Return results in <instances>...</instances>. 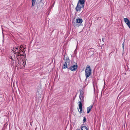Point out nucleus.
Listing matches in <instances>:
<instances>
[{
  "instance_id": "nucleus-1",
  "label": "nucleus",
  "mask_w": 130,
  "mask_h": 130,
  "mask_svg": "<svg viewBox=\"0 0 130 130\" xmlns=\"http://www.w3.org/2000/svg\"><path fill=\"white\" fill-rule=\"evenodd\" d=\"M80 94L79 98L80 99V101L79 102V109H80L79 111V113H81L82 112L83 106L82 102L84 101V96L83 95L84 92L82 90H80Z\"/></svg>"
},
{
  "instance_id": "nucleus-2",
  "label": "nucleus",
  "mask_w": 130,
  "mask_h": 130,
  "mask_svg": "<svg viewBox=\"0 0 130 130\" xmlns=\"http://www.w3.org/2000/svg\"><path fill=\"white\" fill-rule=\"evenodd\" d=\"M85 74L86 77L85 80L87 79L90 76L91 74V69L90 68V66L89 65H87L86 67V68L85 70Z\"/></svg>"
},
{
  "instance_id": "nucleus-3",
  "label": "nucleus",
  "mask_w": 130,
  "mask_h": 130,
  "mask_svg": "<svg viewBox=\"0 0 130 130\" xmlns=\"http://www.w3.org/2000/svg\"><path fill=\"white\" fill-rule=\"evenodd\" d=\"M83 21V20L81 18H78L76 19L75 22L73 20V21L72 23V25L74 27H78L79 26L78 23H82Z\"/></svg>"
},
{
  "instance_id": "nucleus-4",
  "label": "nucleus",
  "mask_w": 130,
  "mask_h": 130,
  "mask_svg": "<svg viewBox=\"0 0 130 130\" xmlns=\"http://www.w3.org/2000/svg\"><path fill=\"white\" fill-rule=\"evenodd\" d=\"M78 65L77 63L76 64L74 65L69 67V70H71V71H75L78 68Z\"/></svg>"
},
{
  "instance_id": "nucleus-5",
  "label": "nucleus",
  "mask_w": 130,
  "mask_h": 130,
  "mask_svg": "<svg viewBox=\"0 0 130 130\" xmlns=\"http://www.w3.org/2000/svg\"><path fill=\"white\" fill-rule=\"evenodd\" d=\"M80 4H77V6L75 8L76 11L77 12L80 11L81 10L82 8H83L84 7V6H83L82 7V5L80 6Z\"/></svg>"
},
{
  "instance_id": "nucleus-6",
  "label": "nucleus",
  "mask_w": 130,
  "mask_h": 130,
  "mask_svg": "<svg viewBox=\"0 0 130 130\" xmlns=\"http://www.w3.org/2000/svg\"><path fill=\"white\" fill-rule=\"evenodd\" d=\"M124 20L125 23L127 25L129 28H130V21L127 18H125Z\"/></svg>"
},
{
  "instance_id": "nucleus-7",
  "label": "nucleus",
  "mask_w": 130,
  "mask_h": 130,
  "mask_svg": "<svg viewBox=\"0 0 130 130\" xmlns=\"http://www.w3.org/2000/svg\"><path fill=\"white\" fill-rule=\"evenodd\" d=\"M63 56H64V57L63 59V60H64L65 59L66 60V61H67V63H70V61L69 60V59L68 56H66L65 57V55H64Z\"/></svg>"
},
{
  "instance_id": "nucleus-8",
  "label": "nucleus",
  "mask_w": 130,
  "mask_h": 130,
  "mask_svg": "<svg viewBox=\"0 0 130 130\" xmlns=\"http://www.w3.org/2000/svg\"><path fill=\"white\" fill-rule=\"evenodd\" d=\"M85 2V0H79L77 3L80 4V5H82V7L83 6H84Z\"/></svg>"
},
{
  "instance_id": "nucleus-9",
  "label": "nucleus",
  "mask_w": 130,
  "mask_h": 130,
  "mask_svg": "<svg viewBox=\"0 0 130 130\" xmlns=\"http://www.w3.org/2000/svg\"><path fill=\"white\" fill-rule=\"evenodd\" d=\"M93 106V105H92L87 107V113H88L90 112V111H91V109L92 108Z\"/></svg>"
},
{
  "instance_id": "nucleus-10",
  "label": "nucleus",
  "mask_w": 130,
  "mask_h": 130,
  "mask_svg": "<svg viewBox=\"0 0 130 130\" xmlns=\"http://www.w3.org/2000/svg\"><path fill=\"white\" fill-rule=\"evenodd\" d=\"M80 130H89L88 129L86 126H81Z\"/></svg>"
},
{
  "instance_id": "nucleus-11",
  "label": "nucleus",
  "mask_w": 130,
  "mask_h": 130,
  "mask_svg": "<svg viewBox=\"0 0 130 130\" xmlns=\"http://www.w3.org/2000/svg\"><path fill=\"white\" fill-rule=\"evenodd\" d=\"M32 5L31 6V7L32 8L35 5V3H37V2H36V0H31Z\"/></svg>"
},
{
  "instance_id": "nucleus-12",
  "label": "nucleus",
  "mask_w": 130,
  "mask_h": 130,
  "mask_svg": "<svg viewBox=\"0 0 130 130\" xmlns=\"http://www.w3.org/2000/svg\"><path fill=\"white\" fill-rule=\"evenodd\" d=\"M38 5L37 6V9L40 10L42 7V5L41 3H38Z\"/></svg>"
},
{
  "instance_id": "nucleus-13",
  "label": "nucleus",
  "mask_w": 130,
  "mask_h": 130,
  "mask_svg": "<svg viewBox=\"0 0 130 130\" xmlns=\"http://www.w3.org/2000/svg\"><path fill=\"white\" fill-rule=\"evenodd\" d=\"M67 61H65V62L63 66V68L64 69H65L67 68Z\"/></svg>"
},
{
  "instance_id": "nucleus-14",
  "label": "nucleus",
  "mask_w": 130,
  "mask_h": 130,
  "mask_svg": "<svg viewBox=\"0 0 130 130\" xmlns=\"http://www.w3.org/2000/svg\"><path fill=\"white\" fill-rule=\"evenodd\" d=\"M18 47V50H22L23 51V49H22V47H23V49H24L25 48L24 47H23V46H22V45H21L20 47L19 46Z\"/></svg>"
},
{
  "instance_id": "nucleus-15",
  "label": "nucleus",
  "mask_w": 130,
  "mask_h": 130,
  "mask_svg": "<svg viewBox=\"0 0 130 130\" xmlns=\"http://www.w3.org/2000/svg\"><path fill=\"white\" fill-rule=\"evenodd\" d=\"M13 49L14 50H18V47H13Z\"/></svg>"
},
{
  "instance_id": "nucleus-16",
  "label": "nucleus",
  "mask_w": 130,
  "mask_h": 130,
  "mask_svg": "<svg viewBox=\"0 0 130 130\" xmlns=\"http://www.w3.org/2000/svg\"><path fill=\"white\" fill-rule=\"evenodd\" d=\"M4 97V95L3 94L0 93V98H2Z\"/></svg>"
},
{
  "instance_id": "nucleus-17",
  "label": "nucleus",
  "mask_w": 130,
  "mask_h": 130,
  "mask_svg": "<svg viewBox=\"0 0 130 130\" xmlns=\"http://www.w3.org/2000/svg\"><path fill=\"white\" fill-rule=\"evenodd\" d=\"M23 52V51H22V50H19V51L18 52H17V54H20V53L22 52V53Z\"/></svg>"
},
{
  "instance_id": "nucleus-18",
  "label": "nucleus",
  "mask_w": 130,
  "mask_h": 130,
  "mask_svg": "<svg viewBox=\"0 0 130 130\" xmlns=\"http://www.w3.org/2000/svg\"><path fill=\"white\" fill-rule=\"evenodd\" d=\"M83 121L84 123H85V122H86V118L85 117H84V118Z\"/></svg>"
},
{
  "instance_id": "nucleus-19",
  "label": "nucleus",
  "mask_w": 130,
  "mask_h": 130,
  "mask_svg": "<svg viewBox=\"0 0 130 130\" xmlns=\"http://www.w3.org/2000/svg\"><path fill=\"white\" fill-rule=\"evenodd\" d=\"M124 42L122 44V48H123V50L124 48Z\"/></svg>"
},
{
  "instance_id": "nucleus-20",
  "label": "nucleus",
  "mask_w": 130,
  "mask_h": 130,
  "mask_svg": "<svg viewBox=\"0 0 130 130\" xmlns=\"http://www.w3.org/2000/svg\"><path fill=\"white\" fill-rule=\"evenodd\" d=\"M3 43L4 42V36L3 34V40L2 41Z\"/></svg>"
},
{
  "instance_id": "nucleus-21",
  "label": "nucleus",
  "mask_w": 130,
  "mask_h": 130,
  "mask_svg": "<svg viewBox=\"0 0 130 130\" xmlns=\"http://www.w3.org/2000/svg\"><path fill=\"white\" fill-rule=\"evenodd\" d=\"M102 17H97V20H100V19H99V18H101Z\"/></svg>"
},
{
  "instance_id": "nucleus-22",
  "label": "nucleus",
  "mask_w": 130,
  "mask_h": 130,
  "mask_svg": "<svg viewBox=\"0 0 130 130\" xmlns=\"http://www.w3.org/2000/svg\"><path fill=\"white\" fill-rule=\"evenodd\" d=\"M14 53L16 54V55H17V52L16 51V50H15V52H14Z\"/></svg>"
},
{
  "instance_id": "nucleus-23",
  "label": "nucleus",
  "mask_w": 130,
  "mask_h": 130,
  "mask_svg": "<svg viewBox=\"0 0 130 130\" xmlns=\"http://www.w3.org/2000/svg\"><path fill=\"white\" fill-rule=\"evenodd\" d=\"M68 71H69V67L68 66H67V68Z\"/></svg>"
},
{
  "instance_id": "nucleus-24",
  "label": "nucleus",
  "mask_w": 130,
  "mask_h": 130,
  "mask_svg": "<svg viewBox=\"0 0 130 130\" xmlns=\"http://www.w3.org/2000/svg\"><path fill=\"white\" fill-rule=\"evenodd\" d=\"M19 55H20V56H23V55L22 54H19Z\"/></svg>"
},
{
  "instance_id": "nucleus-25",
  "label": "nucleus",
  "mask_w": 130,
  "mask_h": 130,
  "mask_svg": "<svg viewBox=\"0 0 130 130\" xmlns=\"http://www.w3.org/2000/svg\"><path fill=\"white\" fill-rule=\"evenodd\" d=\"M20 56L19 54H18L17 55H16V57H19Z\"/></svg>"
},
{
  "instance_id": "nucleus-26",
  "label": "nucleus",
  "mask_w": 130,
  "mask_h": 130,
  "mask_svg": "<svg viewBox=\"0 0 130 130\" xmlns=\"http://www.w3.org/2000/svg\"><path fill=\"white\" fill-rule=\"evenodd\" d=\"M19 51V50H16V51L17 52H17H18Z\"/></svg>"
},
{
  "instance_id": "nucleus-27",
  "label": "nucleus",
  "mask_w": 130,
  "mask_h": 130,
  "mask_svg": "<svg viewBox=\"0 0 130 130\" xmlns=\"http://www.w3.org/2000/svg\"><path fill=\"white\" fill-rule=\"evenodd\" d=\"M13 48L12 49V51L14 53V52H15V51H14V50H13Z\"/></svg>"
},
{
  "instance_id": "nucleus-28",
  "label": "nucleus",
  "mask_w": 130,
  "mask_h": 130,
  "mask_svg": "<svg viewBox=\"0 0 130 130\" xmlns=\"http://www.w3.org/2000/svg\"><path fill=\"white\" fill-rule=\"evenodd\" d=\"M104 39L103 38H102V41H104Z\"/></svg>"
},
{
  "instance_id": "nucleus-29",
  "label": "nucleus",
  "mask_w": 130,
  "mask_h": 130,
  "mask_svg": "<svg viewBox=\"0 0 130 130\" xmlns=\"http://www.w3.org/2000/svg\"><path fill=\"white\" fill-rule=\"evenodd\" d=\"M54 4V3L52 5V6H53Z\"/></svg>"
},
{
  "instance_id": "nucleus-30",
  "label": "nucleus",
  "mask_w": 130,
  "mask_h": 130,
  "mask_svg": "<svg viewBox=\"0 0 130 130\" xmlns=\"http://www.w3.org/2000/svg\"><path fill=\"white\" fill-rule=\"evenodd\" d=\"M99 40H100V41H101V39H99Z\"/></svg>"
},
{
  "instance_id": "nucleus-31",
  "label": "nucleus",
  "mask_w": 130,
  "mask_h": 130,
  "mask_svg": "<svg viewBox=\"0 0 130 130\" xmlns=\"http://www.w3.org/2000/svg\"><path fill=\"white\" fill-rule=\"evenodd\" d=\"M76 130H80V129H77Z\"/></svg>"
},
{
  "instance_id": "nucleus-32",
  "label": "nucleus",
  "mask_w": 130,
  "mask_h": 130,
  "mask_svg": "<svg viewBox=\"0 0 130 130\" xmlns=\"http://www.w3.org/2000/svg\"><path fill=\"white\" fill-rule=\"evenodd\" d=\"M112 53V52H111L110 53V54H109V55H110V54L111 53Z\"/></svg>"
},
{
  "instance_id": "nucleus-33",
  "label": "nucleus",
  "mask_w": 130,
  "mask_h": 130,
  "mask_svg": "<svg viewBox=\"0 0 130 130\" xmlns=\"http://www.w3.org/2000/svg\"><path fill=\"white\" fill-rule=\"evenodd\" d=\"M84 124H82L81 126H82V125L83 126H84L83 125H84Z\"/></svg>"
},
{
  "instance_id": "nucleus-34",
  "label": "nucleus",
  "mask_w": 130,
  "mask_h": 130,
  "mask_svg": "<svg viewBox=\"0 0 130 130\" xmlns=\"http://www.w3.org/2000/svg\"><path fill=\"white\" fill-rule=\"evenodd\" d=\"M42 1V0H40V2H41Z\"/></svg>"
},
{
  "instance_id": "nucleus-35",
  "label": "nucleus",
  "mask_w": 130,
  "mask_h": 130,
  "mask_svg": "<svg viewBox=\"0 0 130 130\" xmlns=\"http://www.w3.org/2000/svg\"><path fill=\"white\" fill-rule=\"evenodd\" d=\"M124 74H125V75H126V73H124Z\"/></svg>"
},
{
  "instance_id": "nucleus-36",
  "label": "nucleus",
  "mask_w": 130,
  "mask_h": 130,
  "mask_svg": "<svg viewBox=\"0 0 130 130\" xmlns=\"http://www.w3.org/2000/svg\"><path fill=\"white\" fill-rule=\"evenodd\" d=\"M76 95H75V98H74V99H75V97H76Z\"/></svg>"
},
{
  "instance_id": "nucleus-37",
  "label": "nucleus",
  "mask_w": 130,
  "mask_h": 130,
  "mask_svg": "<svg viewBox=\"0 0 130 130\" xmlns=\"http://www.w3.org/2000/svg\"><path fill=\"white\" fill-rule=\"evenodd\" d=\"M18 61H19V59H18Z\"/></svg>"
},
{
  "instance_id": "nucleus-38",
  "label": "nucleus",
  "mask_w": 130,
  "mask_h": 130,
  "mask_svg": "<svg viewBox=\"0 0 130 130\" xmlns=\"http://www.w3.org/2000/svg\"><path fill=\"white\" fill-rule=\"evenodd\" d=\"M76 49L75 50V51H76Z\"/></svg>"
},
{
  "instance_id": "nucleus-39",
  "label": "nucleus",
  "mask_w": 130,
  "mask_h": 130,
  "mask_svg": "<svg viewBox=\"0 0 130 130\" xmlns=\"http://www.w3.org/2000/svg\"><path fill=\"white\" fill-rule=\"evenodd\" d=\"M1 118V117H0V118Z\"/></svg>"
}]
</instances>
